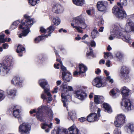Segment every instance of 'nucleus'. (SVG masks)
Here are the masks:
<instances>
[{
  "label": "nucleus",
  "mask_w": 134,
  "mask_h": 134,
  "mask_svg": "<svg viewBox=\"0 0 134 134\" xmlns=\"http://www.w3.org/2000/svg\"><path fill=\"white\" fill-rule=\"evenodd\" d=\"M120 27L119 26L115 25L112 31H111L109 37V39L110 40H113L115 38H121L124 41L129 43L130 42L131 38L129 36H127L126 38L124 35H122V34L120 32Z\"/></svg>",
  "instance_id": "nucleus-1"
},
{
  "label": "nucleus",
  "mask_w": 134,
  "mask_h": 134,
  "mask_svg": "<svg viewBox=\"0 0 134 134\" xmlns=\"http://www.w3.org/2000/svg\"><path fill=\"white\" fill-rule=\"evenodd\" d=\"M84 16L82 14L75 17L73 19V23L71 24V25L73 28H75L78 32L81 33L83 32L82 29H85L86 27L83 18Z\"/></svg>",
  "instance_id": "nucleus-2"
},
{
  "label": "nucleus",
  "mask_w": 134,
  "mask_h": 134,
  "mask_svg": "<svg viewBox=\"0 0 134 134\" xmlns=\"http://www.w3.org/2000/svg\"><path fill=\"white\" fill-rule=\"evenodd\" d=\"M24 17L26 19L25 21V22H23V20H21V22L22 25H20L19 28L23 29L26 28V29L23 31L22 34L19 35V37L20 38L22 37V36H26L28 34L30 31L29 26H31L34 23L33 19H31L29 16L26 15H25Z\"/></svg>",
  "instance_id": "nucleus-3"
},
{
  "label": "nucleus",
  "mask_w": 134,
  "mask_h": 134,
  "mask_svg": "<svg viewBox=\"0 0 134 134\" xmlns=\"http://www.w3.org/2000/svg\"><path fill=\"white\" fill-rule=\"evenodd\" d=\"M13 58L11 56H7L3 64H0V74L3 76L5 75L10 70L13 62Z\"/></svg>",
  "instance_id": "nucleus-4"
},
{
  "label": "nucleus",
  "mask_w": 134,
  "mask_h": 134,
  "mask_svg": "<svg viewBox=\"0 0 134 134\" xmlns=\"http://www.w3.org/2000/svg\"><path fill=\"white\" fill-rule=\"evenodd\" d=\"M47 110V115L49 121H51L53 118V113L50 109L44 105H42L39 107L36 111V116L37 119L41 121H43L44 120L43 117L42 112L44 110Z\"/></svg>",
  "instance_id": "nucleus-5"
},
{
  "label": "nucleus",
  "mask_w": 134,
  "mask_h": 134,
  "mask_svg": "<svg viewBox=\"0 0 134 134\" xmlns=\"http://www.w3.org/2000/svg\"><path fill=\"white\" fill-rule=\"evenodd\" d=\"M117 26H120V32H121V34H123L122 35H124V36H125L126 38L128 35H128V33L131 31H134V23L132 21L130 20H128L127 21L125 29H122L119 25H118Z\"/></svg>",
  "instance_id": "nucleus-6"
},
{
  "label": "nucleus",
  "mask_w": 134,
  "mask_h": 134,
  "mask_svg": "<svg viewBox=\"0 0 134 134\" xmlns=\"http://www.w3.org/2000/svg\"><path fill=\"white\" fill-rule=\"evenodd\" d=\"M117 4L120 7L121 9H120L118 6H115L113 8V13L115 14L116 17L121 19H122L126 16V14L124 10L122 9L123 7L121 5V4L118 2L117 3Z\"/></svg>",
  "instance_id": "nucleus-7"
},
{
  "label": "nucleus",
  "mask_w": 134,
  "mask_h": 134,
  "mask_svg": "<svg viewBox=\"0 0 134 134\" xmlns=\"http://www.w3.org/2000/svg\"><path fill=\"white\" fill-rule=\"evenodd\" d=\"M69 134H79V130L74 126H72L68 129ZM68 131L66 129H60L58 128L56 134H68Z\"/></svg>",
  "instance_id": "nucleus-8"
},
{
  "label": "nucleus",
  "mask_w": 134,
  "mask_h": 134,
  "mask_svg": "<svg viewBox=\"0 0 134 134\" xmlns=\"http://www.w3.org/2000/svg\"><path fill=\"white\" fill-rule=\"evenodd\" d=\"M39 83L41 87L44 89L45 93L48 97V100L51 101L52 99V97L49 89L45 88V86L47 85L46 81L45 79L40 80L39 81Z\"/></svg>",
  "instance_id": "nucleus-9"
},
{
  "label": "nucleus",
  "mask_w": 134,
  "mask_h": 134,
  "mask_svg": "<svg viewBox=\"0 0 134 134\" xmlns=\"http://www.w3.org/2000/svg\"><path fill=\"white\" fill-rule=\"evenodd\" d=\"M126 117L124 115L120 114L118 115L115 121L114 125L116 127H120L125 122Z\"/></svg>",
  "instance_id": "nucleus-10"
},
{
  "label": "nucleus",
  "mask_w": 134,
  "mask_h": 134,
  "mask_svg": "<svg viewBox=\"0 0 134 134\" xmlns=\"http://www.w3.org/2000/svg\"><path fill=\"white\" fill-rule=\"evenodd\" d=\"M124 107L126 111H128L134 109V102L126 99L124 101Z\"/></svg>",
  "instance_id": "nucleus-11"
},
{
  "label": "nucleus",
  "mask_w": 134,
  "mask_h": 134,
  "mask_svg": "<svg viewBox=\"0 0 134 134\" xmlns=\"http://www.w3.org/2000/svg\"><path fill=\"white\" fill-rule=\"evenodd\" d=\"M103 79L101 77H98L95 79L93 81V85L96 87H104L106 85V82H103Z\"/></svg>",
  "instance_id": "nucleus-12"
},
{
  "label": "nucleus",
  "mask_w": 134,
  "mask_h": 134,
  "mask_svg": "<svg viewBox=\"0 0 134 134\" xmlns=\"http://www.w3.org/2000/svg\"><path fill=\"white\" fill-rule=\"evenodd\" d=\"M108 4L107 1H102L98 2L97 7L98 10L101 12L105 11L107 9Z\"/></svg>",
  "instance_id": "nucleus-13"
},
{
  "label": "nucleus",
  "mask_w": 134,
  "mask_h": 134,
  "mask_svg": "<svg viewBox=\"0 0 134 134\" xmlns=\"http://www.w3.org/2000/svg\"><path fill=\"white\" fill-rule=\"evenodd\" d=\"M76 97L81 100H83L86 98L87 94L82 89H81L75 92Z\"/></svg>",
  "instance_id": "nucleus-14"
},
{
  "label": "nucleus",
  "mask_w": 134,
  "mask_h": 134,
  "mask_svg": "<svg viewBox=\"0 0 134 134\" xmlns=\"http://www.w3.org/2000/svg\"><path fill=\"white\" fill-rule=\"evenodd\" d=\"M30 130L27 123H23L19 126V131L21 134H27Z\"/></svg>",
  "instance_id": "nucleus-15"
},
{
  "label": "nucleus",
  "mask_w": 134,
  "mask_h": 134,
  "mask_svg": "<svg viewBox=\"0 0 134 134\" xmlns=\"http://www.w3.org/2000/svg\"><path fill=\"white\" fill-rule=\"evenodd\" d=\"M129 73L128 68L125 66L122 67L120 70V73L123 76V79L125 81H127L129 79L127 74Z\"/></svg>",
  "instance_id": "nucleus-16"
},
{
  "label": "nucleus",
  "mask_w": 134,
  "mask_h": 134,
  "mask_svg": "<svg viewBox=\"0 0 134 134\" xmlns=\"http://www.w3.org/2000/svg\"><path fill=\"white\" fill-rule=\"evenodd\" d=\"M52 10L53 12L57 14H59L63 12L64 9L60 4L56 3L53 6Z\"/></svg>",
  "instance_id": "nucleus-17"
},
{
  "label": "nucleus",
  "mask_w": 134,
  "mask_h": 134,
  "mask_svg": "<svg viewBox=\"0 0 134 134\" xmlns=\"http://www.w3.org/2000/svg\"><path fill=\"white\" fill-rule=\"evenodd\" d=\"M10 111L13 112L14 116L16 118L20 116V111L19 107L16 105H13L10 109Z\"/></svg>",
  "instance_id": "nucleus-18"
},
{
  "label": "nucleus",
  "mask_w": 134,
  "mask_h": 134,
  "mask_svg": "<svg viewBox=\"0 0 134 134\" xmlns=\"http://www.w3.org/2000/svg\"><path fill=\"white\" fill-rule=\"evenodd\" d=\"M87 118V120L88 122H91L97 121L99 117L96 113H92L90 114Z\"/></svg>",
  "instance_id": "nucleus-19"
},
{
  "label": "nucleus",
  "mask_w": 134,
  "mask_h": 134,
  "mask_svg": "<svg viewBox=\"0 0 134 134\" xmlns=\"http://www.w3.org/2000/svg\"><path fill=\"white\" fill-rule=\"evenodd\" d=\"M7 92L9 97L13 98L16 96V90L15 88L9 87L7 90Z\"/></svg>",
  "instance_id": "nucleus-20"
},
{
  "label": "nucleus",
  "mask_w": 134,
  "mask_h": 134,
  "mask_svg": "<svg viewBox=\"0 0 134 134\" xmlns=\"http://www.w3.org/2000/svg\"><path fill=\"white\" fill-rule=\"evenodd\" d=\"M12 84L18 86L19 87H21L22 86V81L20 80L19 77H15L13 78L11 81Z\"/></svg>",
  "instance_id": "nucleus-21"
},
{
  "label": "nucleus",
  "mask_w": 134,
  "mask_h": 134,
  "mask_svg": "<svg viewBox=\"0 0 134 134\" xmlns=\"http://www.w3.org/2000/svg\"><path fill=\"white\" fill-rule=\"evenodd\" d=\"M72 77V75L70 72H66V74L62 72V78L65 82H69Z\"/></svg>",
  "instance_id": "nucleus-22"
},
{
  "label": "nucleus",
  "mask_w": 134,
  "mask_h": 134,
  "mask_svg": "<svg viewBox=\"0 0 134 134\" xmlns=\"http://www.w3.org/2000/svg\"><path fill=\"white\" fill-rule=\"evenodd\" d=\"M121 90L123 98L126 99L129 95V93L130 91L127 88L124 86L122 88Z\"/></svg>",
  "instance_id": "nucleus-23"
},
{
  "label": "nucleus",
  "mask_w": 134,
  "mask_h": 134,
  "mask_svg": "<svg viewBox=\"0 0 134 134\" xmlns=\"http://www.w3.org/2000/svg\"><path fill=\"white\" fill-rule=\"evenodd\" d=\"M52 123H50L49 125H48L45 123L42 124L41 127L43 129H44L47 128L45 131L46 132H49L50 129L52 128Z\"/></svg>",
  "instance_id": "nucleus-24"
},
{
  "label": "nucleus",
  "mask_w": 134,
  "mask_h": 134,
  "mask_svg": "<svg viewBox=\"0 0 134 134\" xmlns=\"http://www.w3.org/2000/svg\"><path fill=\"white\" fill-rule=\"evenodd\" d=\"M126 127L127 131L131 133L134 132V123L132 122L129 123L127 124Z\"/></svg>",
  "instance_id": "nucleus-25"
},
{
  "label": "nucleus",
  "mask_w": 134,
  "mask_h": 134,
  "mask_svg": "<svg viewBox=\"0 0 134 134\" xmlns=\"http://www.w3.org/2000/svg\"><path fill=\"white\" fill-rule=\"evenodd\" d=\"M94 98V102L97 104H99L103 100V97L102 96L95 95Z\"/></svg>",
  "instance_id": "nucleus-26"
},
{
  "label": "nucleus",
  "mask_w": 134,
  "mask_h": 134,
  "mask_svg": "<svg viewBox=\"0 0 134 134\" xmlns=\"http://www.w3.org/2000/svg\"><path fill=\"white\" fill-rule=\"evenodd\" d=\"M104 72L106 75V79L107 81H108L111 83H113L114 80L113 79L111 78V76H109V72L106 70H104Z\"/></svg>",
  "instance_id": "nucleus-27"
},
{
  "label": "nucleus",
  "mask_w": 134,
  "mask_h": 134,
  "mask_svg": "<svg viewBox=\"0 0 134 134\" xmlns=\"http://www.w3.org/2000/svg\"><path fill=\"white\" fill-rule=\"evenodd\" d=\"M79 69L81 73H85L87 70V67L83 64H81L79 65Z\"/></svg>",
  "instance_id": "nucleus-28"
},
{
  "label": "nucleus",
  "mask_w": 134,
  "mask_h": 134,
  "mask_svg": "<svg viewBox=\"0 0 134 134\" xmlns=\"http://www.w3.org/2000/svg\"><path fill=\"white\" fill-rule=\"evenodd\" d=\"M74 3L78 6H81L84 3V0H72Z\"/></svg>",
  "instance_id": "nucleus-29"
},
{
  "label": "nucleus",
  "mask_w": 134,
  "mask_h": 134,
  "mask_svg": "<svg viewBox=\"0 0 134 134\" xmlns=\"http://www.w3.org/2000/svg\"><path fill=\"white\" fill-rule=\"evenodd\" d=\"M61 96L63 104V106L64 107H66V104L67 102L66 96L63 93H62Z\"/></svg>",
  "instance_id": "nucleus-30"
},
{
  "label": "nucleus",
  "mask_w": 134,
  "mask_h": 134,
  "mask_svg": "<svg viewBox=\"0 0 134 134\" xmlns=\"http://www.w3.org/2000/svg\"><path fill=\"white\" fill-rule=\"evenodd\" d=\"M103 107L107 112L109 113H111L112 110L110 106L107 103H104L103 105Z\"/></svg>",
  "instance_id": "nucleus-31"
},
{
  "label": "nucleus",
  "mask_w": 134,
  "mask_h": 134,
  "mask_svg": "<svg viewBox=\"0 0 134 134\" xmlns=\"http://www.w3.org/2000/svg\"><path fill=\"white\" fill-rule=\"evenodd\" d=\"M68 114V118L69 119L70 117L71 119L73 120L76 118V114L75 111H74L69 113Z\"/></svg>",
  "instance_id": "nucleus-32"
},
{
  "label": "nucleus",
  "mask_w": 134,
  "mask_h": 134,
  "mask_svg": "<svg viewBox=\"0 0 134 134\" xmlns=\"http://www.w3.org/2000/svg\"><path fill=\"white\" fill-rule=\"evenodd\" d=\"M54 26L51 25L46 30V32L48 33V36H50L51 33L54 31Z\"/></svg>",
  "instance_id": "nucleus-33"
},
{
  "label": "nucleus",
  "mask_w": 134,
  "mask_h": 134,
  "mask_svg": "<svg viewBox=\"0 0 134 134\" xmlns=\"http://www.w3.org/2000/svg\"><path fill=\"white\" fill-rule=\"evenodd\" d=\"M48 36L46 35L44 36H39L38 37L35 38V42L36 43H38L40 41L44 39V37H47Z\"/></svg>",
  "instance_id": "nucleus-34"
},
{
  "label": "nucleus",
  "mask_w": 134,
  "mask_h": 134,
  "mask_svg": "<svg viewBox=\"0 0 134 134\" xmlns=\"http://www.w3.org/2000/svg\"><path fill=\"white\" fill-rule=\"evenodd\" d=\"M98 32L96 28L94 29L91 33V36L93 39L98 36Z\"/></svg>",
  "instance_id": "nucleus-35"
},
{
  "label": "nucleus",
  "mask_w": 134,
  "mask_h": 134,
  "mask_svg": "<svg viewBox=\"0 0 134 134\" xmlns=\"http://www.w3.org/2000/svg\"><path fill=\"white\" fill-rule=\"evenodd\" d=\"M25 50V48L20 44H19L16 49L18 53H21Z\"/></svg>",
  "instance_id": "nucleus-36"
},
{
  "label": "nucleus",
  "mask_w": 134,
  "mask_h": 134,
  "mask_svg": "<svg viewBox=\"0 0 134 134\" xmlns=\"http://www.w3.org/2000/svg\"><path fill=\"white\" fill-rule=\"evenodd\" d=\"M53 22L54 24L56 25H58L60 23V20L59 18H56L53 19Z\"/></svg>",
  "instance_id": "nucleus-37"
},
{
  "label": "nucleus",
  "mask_w": 134,
  "mask_h": 134,
  "mask_svg": "<svg viewBox=\"0 0 134 134\" xmlns=\"http://www.w3.org/2000/svg\"><path fill=\"white\" fill-rule=\"evenodd\" d=\"M118 91L119 90L118 89L116 90L113 89L110 91V94L111 96H114L117 94V92H118Z\"/></svg>",
  "instance_id": "nucleus-38"
},
{
  "label": "nucleus",
  "mask_w": 134,
  "mask_h": 134,
  "mask_svg": "<svg viewBox=\"0 0 134 134\" xmlns=\"http://www.w3.org/2000/svg\"><path fill=\"white\" fill-rule=\"evenodd\" d=\"M28 1L30 5L34 6L39 2V0H28Z\"/></svg>",
  "instance_id": "nucleus-39"
},
{
  "label": "nucleus",
  "mask_w": 134,
  "mask_h": 134,
  "mask_svg": "<svg viewBox=\"0 0 134 134\" xmlns=\"http://www.w3.org/2000/svg\"><path fill=\"white\" fill-rule=\"evenodd\" d=\"M104 58H107L109 57L111 58H112L113 57V55L110 52L105 53L104 52Z\"/></svg>",
  "instance_id": "nucleus-40"
},
{
  "label": "nucleus",
  "mask_w": 134,
  "mask_h": 134,
  "mask_svg": "<svg viewBox=\"0 0 134 134\" xmlns=\"http://www.w3.org/2000/svg\"><path fill=\"white\" fill-rule=\"evenodd\" d=\"M5 97L4 92L2 91H0V102L4 99Z\"/></svg>",
  "instance_id": "nucleus-41"
},
{
  "label": "nucleus",
  "mask_w": 134,
  "mask_h": 134,
  "mask_svg": "<svg viewBox=\"0 0 134 134\" xmlns=\"http://www.w3.org/2000/svg\"><path fill=\"white\" fill-rule=\"evenodd\" d=\"M85 42L89 46L90 45L92 47H95L96 46V43L94 41H91L90 43L86 41H85Z\"/></svg>",
  "instance_id": "nucleus-42"
},
{
  "label": "nucleus",
  "mask_w": 134,
  "mask_h": 134,
  "mask_svg": "<svg viewBox=\"0 0 134 134\" xmlns=\"http://www.w3.org/2000/svg\"><path fill=\"white\" fill-rule=\"evenodd\" d=\"M115 55L116 57L119 59L123 57L122 54L120 52H116Z\"/></svg>",
  "instance_id": "nucleus-43"
},
{
  "label": "nucleus",
  "mask_w": 134,
  "mask_h": 134,
  "mask_svg": "<svg viewBox=\"0 0 134 134\" xmlns=\"http://www.w3.org/2000/svg\"><path fill=\"white\" fill-rule=\"evenodd\" d=\"M20 23L19 21H16L13 23V24L11 25V27L13 29H15L16 27V26L17 25Z\"/></svg>",
  "instance_id": "nucleus-44"
},
{
  "label": "nucleus",
  "mask_w": 134,
  "mask_h": 134,
  "mask_svg": "<svg viewBox=\"0 0 134 134\" xmlns=\"http://www.w3.org/2000/svg\"><path fill=\"white\" fill-rule=\"evenodd\" d=\"M4 36L5 35L4 34L0 35V41L1 43H4L5 42V41L4 40Z\"/></svg>",
  "instance_id": "nucleus-45"
},
{
  "label": "nucleus",
  "mask_w": 134,
  "mask_h": 134,
  "mask_svg": "<svg viewBox=\"0 0 134 134\" xmlns=\"http://www.w3.org/2000/svg\"><path fill=\"white\" fill-rule=\"evenodd\" d=\"M114 134H121L120 130L118 128H115L114 131Z\"/></svg>",
  "instance_id": "nucleus-46"
},
{
  "label": "nucleus",
  "mask_w": 134,
  "mask_h": 134,
  "mask_svg": "<svg viewBox=\"0 0 134 134\" xmlns=\"http://www.w3.org/2000/svg\"><path fill=\"white\" fill-rule=\"evenodd\" d=\"M90 51L89 52H87L86 54V56L88 57L90 56H92L93 55V51L91 47L90 48Z\"/></svg>",
  "instance_id": "nucleus-47"
},
{
  "label": "nucleus",
  "mask_w": 134,
  "mask_h": 134,
  "mask_svg": "<svg viewBox=\"0 0 134 134\" xmlns=\"http://www.w3.org/2000/svg\"><path fill=\"white\" fill-rule=\"evenodd\" d=\"M61 68L62 70L63 71L62 72H64V74L66 73V68L63 65V64L61 65Z\"/></svg>",
  "instance_id": "nucleus-48"
},
{
  "label": "nucleus",
  "mask_w": 134,
  "mask_h": 134,
  "mask_svg": "<svg viewBox=\"0 0 134 134\" xmlns=\"http://www.w3.org/2000/svg\"><path fill=\"white\" fill-rule=\"evenodd\" d=\"M121 3L124 6H126L127 4L126 0H120Z\"/></svg>",
  "instance_id": "nucleus-49"
},
{
  "label": "nucleus",
  "mask_w": 134,
  "mask_h": 134,
  "mask_svg": "<svg viewBox=\"0 0 134 134\" xmlns=\"http://www.w3.org/2000/svg\"><path fill=\"white\" fill-rule=\"evenodd\" d=\"M79 121L81 122H83L86 120H87V119L86 118H84V117H82L80 118L79 119Z\"/></svg>",
  "instance_id": "nucleus-50"
},
{
  "label": "nucleus",
  "mask_w": 134,
  "mask_h": 134,
  "mask_svg": "<svg viewBox=\"0 0 134 134\" xmlns=\"http://www.w3.org/2000/svg\"><path fill=\"white\" fill-rule=\"evenodd\" d=\"M111 64V62L110 60H108L106 62L105 65L108 67H110V66Z\"/></svg>",
  "instance_id": "nucleus-51"
},
{
  "label": "nucleus",
  "mask_w": 134,
  "mask_h": 134,
  "mask_svg": "<svg viewBox=\"0 0 134 134\" xmlns=\"http://www.w3.org/2000/svg\"><path fill=\"white\" fill-rule=\"evenodd\" d=\"M40 32L42 33H46V30L45 29H44L43 27H41L40 28Z\"/></svg>",
  "instance_id": "nucleus-52"
},
{
  "label": "nucleus",
  "mask_w": 134,
  "mask_h": 134,
  "mask_svg": "<svg viewBox=\"0 0 134 134\" xmlns=\"http://www.w3.org/2000/svg\"><path fill=\"white\" fill-rule=\"evenodd\" d=\"M98 24L99 25H100L102 24H103L104 21L101 18L100 20L98 21Z\"/></svg>",
  "instance_id": "nucleus-53"
},
{
  "label": "nucleus",
  "mask_w": 134,
  "mask_h": 134,
  "mask_svg": "<svg viewBox=\"0 0 134 134\" xmlns=\"http://www.w3.org/2000/svg\"><path fill=\"white\" fill-rule=\"evenodd\" d=\"M81 73L80 71H78L77 70L75 71L74 73V76L78 75L80 74Z\"/></svg>",
  "instance_id": "nucleus-54"
},
{
  "label": "nucleus",
  "mask_w": 134,
  "mask_h": 134,
  "mask_svg": "<svg viewBox=\"0 0 134 134\" xmlns=\"http://www.w3.org/2000/svg\"><path fill=\"white\" fill-rule=\"evenodd\" d=\"M68 86L66 84H63L62 85V86L63 88V89L65 90V89H67Z\"/></svg>",
  "instance_id": "nucleus-55"
},
{
  "label": "nucleus",
  "mask_w": 134,
  "mask_h": 134,
  "mask_svg": "<svg viewBox=\"0 0 134 134\" xmlns=\"http://www.w3.org/2000/svg\"><path fill=\"white\" fill-rule=\"evenodd\" d=\"M58 88L57 87H56L54 88V90L52 91V92L53 93H57L58 92Z\"/></svg>",
  "instance_id": "nucleus-56"
},
{
  "label": "nucleus",
  "mask_w": 134,
  "mask_h": 134,
  "mask_svg": "<svg viewBox=\"0 0 134 134\" xmlns=\"http://www.w3.org/2000/svg\"><path fill=\"white\" fill-rule=\"evenodd\" d=\"M16 118H18L19 121V123H20L22 122V119L21 118L20 116H20H18V117H17Z\"/></svg>",
  "instance_id": "nucleus-57"
},
{
  "label": "nucleus",
  "mask_w": 134,
  "mask_h": 134,
  "mask_svg": "<svg viewBox=\"0 0 134 134\" xmlns=\"http://www.w3.org/2000/svg\"><path fill=\"white\" fill-rule=\"evenodd\" d=\"M41 97L44 99H47V98L46 96L44 94H42L41 96Z\"/></svg>",
  "instance_id": "nucleus-58"
},
{
  "label": "nucleus",
  "mask_w": 134,
  "mask_h": 134,
  "mask_svg": "<svg viewBox=\"0 0 134 134\" xmlns=\"http://www.w3.org/2000/svg\"><path fill=\"white\" fill-rule=\"evenodd\" d=\"M67 90H66V91H67V90L69 91H71L72 90V88L70 86H68Z\"/></svg>",
  "instance_id": "nucleus-59"
},
{
  "label": "nucleus",
  "mask_w": 134,
  "mask_h": 134,
  "mask_svg": "<svg viewBox=\"0 0 134 134\" xmlns=\"http://www.w3.org/2000/svg\"><path fill=\"white\" fill-rule=\"evenodd\" d=\"M3 46L4 49H6L8 47V45L7 43H5L3 44Z\"/></svg>",
  "instance_id": "nucleus-60"
},
{
  "label": "nucleus",
  "mask_w": 134,
  "mask_h": 134,
  "mask_svg": "<svg viewBox=\"0 0 134 134\" xmlns=\"http://www.w3.org/2000/svg\"><path fill=\"white\" fill-rule=\"evenodd\" d=\"M105 61L103 59H102L99 62V64H101L102 63L104 64L105 63Z\"/></svg>",
  "instance_id": "nucleus-61"
},
{
  "label": "nucleus",
  "mask_w": 134,
  "mask_h": 134,
  "mask_svg": "<svg viewBox=\"0 0 134 134\" xmlns=\"http://www.w3.org/2000/svg\"><path fill=\"white\" fill-rule=\"evenodd\" d=\"M129 17L132 19H134V14L129 15H128Z\"/></svg>",
  "instance_id": "nucleus-62"
},
{
  "label": "nucleus",
  "mask_w": 134,
  "mask_h": 134,
  "mask_svg": "<svg viewBox=\"0 0 134 134\" xmlns=\"http://www.w3.org/2000/svg\"><path fill=\"white\" fill-rule=\"evenodd\" d=\"M59 64H57V66L55 64H54V67L55 68L59 69Z\"/></svg>",
  "instance_id": "nucleus-63"
},
{
  "label": "nucleus",
  "mask_w": 134,
  "mask_h": 134,
  "mask_svg": "<svg viewBox=\"0 0 134 134\" xmlns=\"http://www.w3.org/2000/svg\"><path fill=\"white\" fill-rule=\"evenodd\" d=\"M101 70L99 69H97L96 71V73L97 74H98L100 72Z\"/></svg>",
  "instance_id": "nucleus-64"
}]
</instances>
